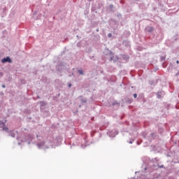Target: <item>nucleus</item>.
Segmentation results:
<instances>
[{
    "mask_svg": "<svg viewBox=\"0 0 179 179\" xmlns=\"http://www.w3.org/2000/svg\"><path fill=\"white\" fill-rule=\"evenodd\" d=\"M155 136H156V134L151 133L147 136V140L149 141L150 142H152V141L155 139Z\"/></svg>",
    "mask_w": 179,
    "mask_h": 179,
    "instance_id": "0eeeda50",
    "label": "nucleus"
},
{
    "mask_svg": "<svg viewBox=\"0 0 179 179\" xmlns=\"http://www.w3.org/2000/svg\"><path fill=\"white\" fill-rule=\"evenodd\" d=\"M112 106H118V102H117V101H115L114 102H113Z\"/></svg>",
    "mask_w": 179,
    "mask_h": 179,
    "instance_id": "a211bd4d",
    "label": "nucleus"
},
{
    "mask_svg": "<svg viewBox=\"0 0 179 179\" xmlns=\"http://www.w3.org/2000/svg\"><path fill=\"white\" fill-rule=\"evenodd\" d=\"M1 87H3V89H5V87H6L5 85H2Z\"/></svg>",
    "mask_w": 179,
    "mask_h": 179,
    "instance_id": "393cba45",
    "label": "nucleus"
},
{
    "mask_svg": "<svg viewBox=\"0 0 179 179\" xmlns=\"http://www.w3.org/2000/svg\"><path fill=\"white\" fill-rule=\"evenodd\" d=\"M78 99H80V102L83 104L87 103V99H86V98H85L83 96H79Z\"/></svg>",
    "mask_w": 179,
    "mask_h": 179,
    "instance_id": "9b49d317",
    "label": "nucleus"
},
{
    "mask_svg": "<svg viewBox=\"0 0 179 179\" xmlns=\"http://www.w3.org/2000/svg\"><path fill=\"white\" fill-rule=\"evenodd\" d=\"M18 145H20V143H18Z\"/></svg>",
    "mask_w": 179,
    "mask_h": 179,
    "instance_id": "4c0bfd02",
    "label": "nucleus"
},
{
    "mask_svg": "<svg viewBox=\"0 0 179 179\" xmlns=\"http://www.w3.org/2000/svg\"><path fill=\"white\" fill-rule=\"evenodd\" d=\"M1 122V125H5V124L3 122Z\"/></svg>",
    "mask_w": 179,
    "mask_h": 179,
    "instance_id": "c85d7f7f",
    "label": "nucleus"
},
{
    "mask_svg": "<svg viewBox=\"0 0 179 179\" xmlns=\"http://www.w3.org/2000/svg\"><path fill=\"white\" fill-rule=\"evenodd\" d=\"M133 96L134 97V99H136V97H138V94H133Z\"/></svg>",
    "mask_w": 179,
    "mask_h": 179,
    "instance_id": "412c9836",
    "label": "nucleus"
},
{
    "mask_svg": "<svg viewBox=\"0 0 179 179\" xmlns=\"http://www.w3.org/2000/svg\"><path fill=\"white\" fill-rule=\"evenodd\" d=\"M2 64H6V62H8V64H12V59L9 57H4L1 59Z\"/></svg>",
    "mask_w": 179,
    "mask_h": 179,
    "instance_id": "423d86ee",
    "label": "nucleus"
},
{
    "mask_svg": "<svg viewBox=\"0 0 179 179\" xmlns=\"http://www.w3.org/2000/svg\"><path fill=\"white\" fill-rule=\"evenodd\" d=\"M0 76H3V73L0 72Z\"/></svg>",
    "mask_w": 179,
    "mask_h": 179,
    "instance_id": "a878e982",
    "label": "nucleus"
},
{
    "mask_svg": "<svg viewBox=\"0 0 179 179\" xmlns=\"http://www.w3.org/2000/svg\"><path fill=\"white\" fill-rule=\"evenodd\" d=\"M148 134L146 132H143L142 133V136L144 138V139H148Z\"/></svg>",
    "mask_w": 179,
    "mask_h": 179,
    "instance_id": "4468645a",
    "label": "nucleus"
},
{
    "mask_svg": "<svg viewBox=\"0 0 179 179\" xmlns=\"http://www.w3.org/2000/svg\"><path fill=\"white\" fill-rule=\"evenodd\" d=\"M36 138L38 139L36 146L38 149H50V148H54L52 146V143L48 141H45L43 136L36 135Z\"/></svg>",
    "mask_w": 179,
    "mask_h": 179,
    "instance_id": "f03ea898",
    "label": "nucleus"
},
{
    "mask_svg": "<svg viewBox=\"0 0 179 179\" xmlns=\"http://www.w3.org/2000/svg\"><path fill=\"white\" fill-rule=\"evenodd\" d=\"M87 1H93V0H87Z\"/></svg>",
    "mask_w": 179,
    "mask_h": 179,
    "instance_id": "c9c22d12",
    "label": "nucleus"
},
{
    "mask_svg": "<svg viewBox=\"0 0 179 179\" xmlns=\"http://www.w3.org/2000/svg\"><path fill=\"white\" fill-rule=\"evenodd\" d=\"M105 55L109 58V61H113V62L118 61V56L114 57V53L108 49L105 51Z\"/></svg>",
    "mask_w": 179,
    "mask_h": 179,
    "instance_id": "7ed1b4c3",
    "label": "nucleus"
},
{
    "mask_svg": "<svg viewBox=\"0 0 179 179\" xmlns=\"http://www.w3.org/2000/svg\"><path fill=\"white\" fill-rule=\"evenodd\" d=\"M108 37L109 38H111V37H113V34L109 33V34H108Z\"/></svg>",
    "mask_w": 179,
    "mask_h": 179,
    "instance_id": "6ab92c4d",
    "label": "nucleus"
},
{
    "mask_svg": "<svg viewBox=\"0 0 179 179\" xmlns=\"http://www.w3.org/2000/svg\"><path fill=\"white\" fill-rule=\"evenodd\" d=\"M96 31H99V29H96Z\"/></svg>",
    "mask_w": 179,
    "mask_h": 179,
    "instance_id": "e433bc0d",
    "label": "nucleus"
},
{
    "mask_svg": "<svg viewBox=\"0 0 179 179\" xmlns=\"http://www.w3.org/2000/svg\"><path fill=\"white\" fill-rule=\"evenodd\" d=\"M107 10L109 12H111L112 13H114V5L110 4L107 8Z\"/></svg>",
    "mask_w": 179,
    "mask_h": 179,
    "instance_id": "9d476101",
    "label": "nucleus"
},
{
    "mask_svg": "<svg viewBox=\"0 0 179 179\" xmlns=\"http://www.w3.org/2000/svg\"><path fill=\"white\" fill-rule=\"evenodd\" d=\"M122 58L124 59V61H128V59H129V56L127 55H122Z\"/></svg>",
    "mask_w": 179,
    "mask_h": 179,
    "instance_id": "f8f14e48",
    "label": "nucleus"
},
{
    "mask_svg": "<svg viewBox=\"0 0 179 179\" xmlns=\"http://www.w3.org/2000/svg\"><path fill=\"white\" fill-rule=\"evenodd\" d=\"M153 30H155V29L153 28V27H150V26H148L145 29V33H152Z\"/></svg>",
    "mask_w": 179,
    "mask_h": 179,
    "instance_id": "1a4fd4ad",
    "label": "nucleus"
},
{
    "mask_svg": "<svg viewBox=\"0 0 179 179\" xmlns=\"http://www.w3.org/2000/svg\"><path fill=\"white\" fill-rule=\"evenodd\" d=\"M92 136H93V134H92Z\"/></svg>",
    "mask_w": 179,
    "mask_h": 179,
    "instance_id": "58836bf2",
    "label": "nucleus"
},
{
    "mask_svg": "<svg viewBox=\"0 0 179 179\" xmlns=\"http://www.w3.org/2000/svg\"><path fill=\"white\" fill-rule=\"evenodd\" d=\"M177 174H178V176H179V171H177Z\"/></svg>",
    "mask_w": 179,
    "mask_h": 179,
    "instance_id": "72a5a7b5",
    "label": "nucleus"
},
{
    "mask_svg": "<svg viewBox=\"0 0 179 179\" xmlns=\"http://www.w3.org/2000/svg\"><path fill=\"white\" fill-rule=\"evenodd\" d=\"M37 99H40V96H37Z\"/></svg>",
    "mask_w": 179,
    "mask_h": 179,
    "instance_id": "f704fd0d",
    "label": "nucleus"
},
{
    "mask_svg": "<svg viewBox=\"0 0 179 179\" xmlns=\"http://www.w3.org/2000/svg\"><path fill=\"white\" fill-rule=\"evenodd\" d=\"M149 85H150L151 86H152L153 85H155V80H150L148 81Z\"/></svg>",
    "mask_w": 179,
    "mask_h": 179,
    "instance_id": "dca6fc26",
    "label": "nucleus"
},
{
    "mask_svg": "<svg viewBox=\"0 0 179 179\" xmlns=\"http://www.w3.org/2000/svg\"><path fill=\"white\" fill-rule=\"evenodd\" d=\"M120 16H121V14H118L117 15V17H120Z\"/></svg>",
    "mask_w": 179,
    "mask_h": 179,
    "instance_id": "c756f323",
    "label": "nucleus"
},
{
    "mask_svg": "<svg viewBox=\"0 0 179 179\" xmlns=\"http://www.w3.org/2000/svg\"><path fill=\"white\" fill-rule=\"evenodd\" d=\"M69 87H72V84H69Z\"/></svg>",
    "mask_w": 179,
    "mask_h": 179,
    "instance_id": "bb28decb",
    "label": "nucleus"
},
{
    "mask_svg": "<svg viewBox=\"0 0 179 179\" xmlns=\"http://www.w3.org/2000/svg\"><path fill=\"white\" fill-rule=\"evenodd\" d=\"M78 107H79V108H80L82 107V106H81V105H79Z\"/></svg>",
    "mask_w": 179,
    "mask_h": 179,
    "instance_id": "473e14b6",
    "label": "nucleus"
},
{
    "mask_svg": "<svg viewBox=\"0 0 179 179\" xmlns=\"http://www.w3.org/2000/svg\"><path fill=\"white\" fill-rule=\"evenodd\" d=\"M107 134L110 138H115L118 135V131L117 130H111L108 131Z\"/></svg>",
    "mask_w": 179,
    "mask_h": 179,
    "instance_id": "39448f33",
    "label": "nucleus"
},
{
    "mask_svg": "<svg viewBox=\"0 0 179 179\" xmlns=\"http://www.w3.org/2000/svg\"><path fill=\"white\" fill-rule=\"evenodd\" d=\"M8 129H8V127H3V131H8Z\"/></svg>",
    "mask_w": 179,
    "mask_h": 179,
    "instance_id": "aec40b11",
    "label": "nucleus"
},
{
    "mask_svg": "<svg viewBox=\"0 0 179 179\" xmlns=\"http://www.w3.org/2000/svg\"><path fill=\"white\" fill-rule=\"evenodd\" d=\"M94 58V56H90V59H93Z\"/></svg>",
    "mask_w": 179,
    "mask_h": 179,
    "instance_id": "b1692460",
    "label": "nucleus"
},
{
    "mask_svg": "<svg viewBox=\"0 0 179 179\" xmlns=\"http://www.w3.org/2000/svg\"><path fill=\"white\" fill-rule=\"evenodd\" d=\"M78 73L80 75H85V71H83V70H82V69L78 70Z\"/></svg>",
    "mask_w": 179,
    "mask_h": 179,
    "instance_id": "2eb2a0df",
    "label": "nucleus"
},
{
    "mask_svg": "<svg viewBox=\"0 0 179 179\" xmlns=\"http://www.w3.org/2000/svg\"><path fill=\"white\" fill-rule=\"evenodd\" d=\"M134 139L133 140H130L129 141V143H130V144H132V143H134Z\"/></svg>",
    "mask_w": 179,
    "mask_h": 179,
    "instance_id": "4be33fe9",
    "label": "nucleus"
},
{
    "mask_svg": "<svg viewBox=\"0 0 179 179\" xmlns=\"http://www.w3.org/2000/svg\"><path fill=\"white\" fill-rule=\"evenodd\" d=\"M66 63L62 62L57 66L56 69L58 72H62L66 69Z\"/></svg>",
    "mask_w": 179,
    "mask_h": 179,
    "instance_id": "20e7f679",
    "label": "nucleus"
},
{
    "mask_svg": "<svg viewBox=\"0 0 179 179\" xmlns=\"http://www.w3.org/2000/svg\"><path fill=\"white\" fill-rule=\"evenodd\" d=\"M176 64H179V61L178 60L176 61Z\"/></svg>",
    "mask_w": 179,
    "mask_h": 179,
    "instance_id": "2f4dec72",
    "label": "nucleus"
},
{
    "mask_svg": "<svg viewBox=\"0 0 179 179\" xmlns=\"http://www.w3.org/2000/svg\"><path fill=\"white\" fill-rule=\"evenodd\" d=\"M162 66L163 68H166V66H164V63H162Z\"/></svg>",
    "mask_w": 179,
    "mask_h": 179,
    "instance_id": "cd10ccee",
    "label": "nucleus"
},
{
    "mask_svg": "<svg viewBox=\"0 0 179 179\" xmlns=\"http://www.w3.org/2000/svg\"><path fill=\"white\" fill-rule=\"evenodd\" d=\"M86 146H87V145H81V148H86Z\"/></svg>",
    "mask_w": 179,
    "mask_h": 179,
    "instance_id": "5701e85b",
    "label": "nucleus"
},
{
    "mask_svg": "<svg viewBox=\"0 0 179 179\" xmlns=\"http://www.w3.org/2000/svg\"><path fill=\"white\" fill-rule=\"evenodd\" d=\"M137 145H141V143H139V141H137Z\"/></svg>",
    "mask_w": 179,
    "mask_h": 179,
    "instance_id": "7c9ffc66",
    "label": "nucleus"
},
{
    "mask_svg": "<svg viewBox=\"0 0 179 179\" xmlns=\"http://www.w3.org/2000/svg\"><path fill=\"white\" fill-rule=\"evenodd\" d=\"M8 136H11L12 138L17 136V139H20L21 142H27L28 145H30V142L33 141V136L27 134V130L26 129H22L20 136H19V131H10Z\"/></svg>",
    "mask_w": 179,
    "mask_h": 179,
    "instance_id": "f257e3e1",
    "label": "nucleus"
},
{
    "mask_svg": "<svg viewBox=\"0 0 179 179\" xmlns=\"http://www.w3.org/2000/svg\"><path fill=\"white\" fill-rule=\"evenodd\" d=\"M40 104H41V107H45L47 103L44 101H41Z\"/></svg>",
    "mask_w": 179,
    "mask_h": 179,
    "instance_id": "ddd939ff",
    "label": "nucleus"
},
{
    "mask_svg": "<svg viewBox=\"0 0 179 179\" xmlns=\"http://www.w3.org/2000/svg\"><path fill=\"white\" fill-rule=\"evenodd\" d=\"M164 94H166V93L164 91H159L157 94V99H163V97H164Z\"/></svg>",
    "mask_w": 179,
    "mask_h": 179,
    "instance_id": "6e6552de",
    "label": "nucleus"
},
{
    "mask_svg": "<svg viewBox=\"0 0 179 179\" xmlns=\"http://www.w3.org/2000/svg\"><path fill=\"white\" fill-rule=\"evenodd\" d=\"M160 61H161V62H163V61H166V57L161 56L160 57Z\"/></svg>",
    "mask_w": 179,
    "mask_h": 179,
    "instance_id": "f3484780",
    "label": "nucleus"
}]
</instances>
